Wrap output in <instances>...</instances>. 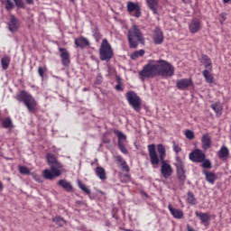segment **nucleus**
Wrapping results in <instances>:
<instances>
[{
  "label": "nucleus",
  "mask_w": 231,
  "mask_h": 231,
  "mask_svg": "<svg viewBox=\"0 0 231 231\" xmlns=\"http://www.w3.org/2000/svg\"><path fill=\"white\" fill-rule=\"evenodd\" d=\"M52 221L56 223V225H59V226H64V225H66V221L60 217H54Z\"/></svg>",
  "instance_id": "c9c22d12"
},
{
  "label": "nucleus",
  "mask_w": 231,
  "mask_h": 231,
  "mask_svg": "<svg viewBox=\"0 0 231 231\" xmlns=\"http://www.w3.org/2000/svg\"><path fill=\"white\" fill-rule=\"evenodd\" d=\"M145 55V51L143 49L135 51L132 54H130V58L132 60H136L139 57H143Z\"/></svg>",
  "instance_id": "2f4dec72"
},
{
  "label": "nucleus",
  "mask_w": 231,
  "mask_h": 231,
  "mask_svg": "<svg viewBox=\"0 0 231 231\" xmlns=\"http://www.w3.org/2000/svg\"><path fill=\"white\" fill-rule=\"evenodd\" d=\"M27 5H33V0H25Z\"/></svg>",
  "instance_id": "8fccbe9b"
},
{
  "label": "nucleus",
  "mask_w": 231,
  "mask_h": 231,
  "mask_svg": "<svg viewBox=\"0 0 231 231\" xmlns=\"http://www.w3.org/2000/svg\"><path fill=\"white\" fill-rule=\"evenodd\" d=\"M202 64L205 66L206 69L212 71V60L207 55H202Z\"/></svg>",
  "instance_id": "a878e982"
},
{
  "label": "nucleus",
  "mask_w": 231,
  "mask_h": 231,
  "mask_svg": "<svg viewBox=\"0 0 231 231\" xmlns=\"http://www.w3.org/2000/svg\"><path fill=\"white\" fill-rule=\"evenodd\" d=\"M96 174L99 178V180H102L103 181L105 180H107V176L106 175V170L103 167H97L96 168Z\"/></svg>",
  "instance_id": "cd10ccee"
},
{
  "label": "nucleus",
  "mask_w": 231,
  "mask_h": 231,
  "mask_svg": "<svg viewBox=\"0 0 231 231\" xmlns=\"http://www.w3.org/2000/svg\"><path fill=\"white\" fill-rule=\"evenodd\" d=\"M225 21H226V13H222L219 15V23L221 24H223V23H225Z\"/></svg>",
  "instance_id": "a18cd8bd"
},
{
  "label": "nucleus",
  "mask_w": 231,
  "mask_h": 231,
  "mask_svg": "<svg viewBox=\"0 0 231 231\" xmlns=\"http://www.w3.org/2000/svg\"><path fill=\"white\" fill-rule=\"evenodd\" d=\"M189 30L190 33H198V32L201 30V21L198 19L191 20L190 23L189 24Z\"/></svg>",
  "instance_id": "f3484780"
},
{
  "label": "nucleus",
  "mask_w": 231,
  "mask_h": 231,
  "mask_svg": "<svg viewBox=\"0 0 231 231\" xmlns=\"http://www.w3.org/2000/svg\"><path fill=\"white\" fill-rule=\"evenodd\" d=\"M70 1V3H75V0H69Z\"/></svg>",
  "instance_id": "6e6d98bb"
},
{
  "label": "nucleus",
  "mask_w": 231,
  "mask_h": 231,
  "mask_svg": "<svg viewBox=\"0 0 231 231\" xmlns=\"http://www.w3.org/2000/svg\"><path fill=\"white\" fill-rule=\"evenodd\" d=\"M204 174L206 176L207 181H208V183L214 184V181H216V180L217 178L216 176V173H213V172H210V171H205Z\"/></svg>",
  "instance_id": "7c9ffc66"
},
{
  "label": "nucleus",
  "mask_w": 231,
  "mask_h": 231,
  "mask_svg": "<svg viewBox=\"0 0 231 231\" xmlns=\"http://www.w3.org/2000/svg\"><path fill=\"white\" fill-rule=\"evenodd\" d=\"M74 42L78 48H86V46H89V41L84 37L77 38Z\"/></svg>",
  "instance_id": "b1692460"
},
{
  "label": "nucleus",
  "mask_w": 231,
  "mask_h": 231,
  "mask_svg": "<svg viewBox=\"0 0 231 231\" xmlns=\"http://www.w3.org/2000/svg\"><path fill=\"white\" fill-rule=\"evenodd\" d=\"M158 76V62L154 60H150L148 63L139 71L140 80H145V79H154Z\"/></svg>",
  "instance_id": "39448f33"
},
{
  "label": "nucleus",
  "mask_w": 231,
  "mask_h": 231,
  "mask_svg": "<svg viewBox=\"0 0 231 231\" xmlns=\"http://www.w3.org/2000/svg\"><path fill=\"white\" fill-rule=\"evenodd\" d=\"M118 147L121 152H123V154H128L129 152L127 151V148H125V145L124 144V143H118Z\"/></svg>",
  "instance_id": "a19ab883"
},
{
  "label": "nucleus",
  "mask_w": 231,
  "mask_h": 231,
  "mask_svg": "<svg viewBox=\"0 0 231 231\" xmlns=\"http://www.w3.org/2000/svg\"><path fill=\"white\" fill-rule=\"evenodd\" d=\"M127 39L130 48H138L140 42L141 44H145L143 34H142V31L135 24L128 30Z\"/></svg>",
  "instance_id": "7ed1b4c3"
},
{
  "label": "nucleus",
  "mask_w": 231,
  "mask_h": 231,
  "mask_svg": "<svg viewBox=\"0 0 231 231\" xmlns=\"http://www.w3.org/2000/svg\"><path fill=\"white\" fill-rule=\"evenodd\" d=\"M8 26L9 31L12 32V33H14L15 32H18L21 23H19V20L15 18V16L11 15Z\"/></svg>",
  "instance_id": "dca6fc26"
},
{
  "label": "nucleus",
  "mask_w": 231,
  "mask_h": 231,
  "mask_svg": "<svg viewBox=\"0 0 231 231\" xmlns=\"http://www.w3.org/2000/svg\"><path fill=\"white\" fill-rule=\"evenodd\" d=\"M14 2L15 3L16 6H18V8H24V1L14 0Z\"/></svg>",
  "instance_id": "c03bdc74"
},
{
  "label": "nucleus",
  "mask_w": 231,
  "mask_h": 231,
  "mask_svg": "<svg viewBox=\"0 0 231 231\" xmlns=\"http://www.w3.org/2000/svg\"><path fill=\"white\" fill-rule=\"evenodd\" d=\"M58 185L64 189L67 192H73V186L71 185V182L66 180H60L58 181Z\"/></svg>",
  "instance_id": "aec40b11"
},
{
  "label": "nucleus",
  "mask_w": 231,
  "mask_h": 231,
  "mask_svg": "<svg viewBox=\"0 0 231 231\" xmlns=\"http://www.w3.org/2000/svg\"><path fill=\"white\" fill-rule=\"evenodd\" d=\"M173 150L175 151V152H180L181 147H180V145H178V144H174Z\"/></svg>",
  "instance_id": "49530a36"
},
{
  "label": "nucleus",
  "mask_w": 231,
  "mask_h": 231,
  "mask_svg": "<svg viewBox=\"0 0 231 231\" xmlns=\"http://www.w3.org/2000/svg\"><path fill=\"white\" fill-rule=\"evenodd\" d=\"M126 100L129 106H131L133 109H134V111H137V113H140V111H142V99L140 98L138 94H136V92L128 91L126 93Z\"/></svg>",
  "instance_id": "6e6552de"
},
{
  "label": "nucleus",
  "mask_w": 231,
  "mask_h": 231,
  "mask_svg": "<svg viewBox=\"0 0 231 231\" xmlns=\"http://www.w3.org/2000/svg\"><path fill=\"white\" fill-rule=\"evenodd\" d=\"M78 185L79 187V189L85 192V194H88L89 196V194H91V189H89V188H88V186H86V184L81 183L80 180L78 181Z\"/></svg>",
  "instance_id": "72a5a7b5"
},
{
  "label": "nucleus",
  "mask_w": 231,
  "mask_h": 231,
  "mask_svg": "<svg viewBox=\"0 0 231 231\" xmlns=\"http://www.w3.org/2000/svg\"><path fill=\"white\" fill-rule=\"evenodd\" d=\"M190 86H194L192 79H182L180 80H178L176 83V88H178L181 91L187 89V88H190Z\"/></svg>",
  "instance_id": "4468645a"
},
{
  "label": "nucleus",
  "mask_w": 231,
  "mask_h": 231,
  "mask_svg": "<svg viewBox=\"0 0 231 231\" xmlns=\"http://www.w3.org/2000/svg\"><path fill=\"white\" fill-rule=\"evenodd\" d=\"M211 71L212 70L204 69L202 72V75L208 84H214V74H212Z\"/></svg>",
  "instance_id": "5701e85b"
},
{
  "label": "nucleus",
  "mask_w": 231,
  "mask_h": 231,
  "mask_svg": "<svg viewBox=\"0 0 231 231\" xmlns=\"http://www.w3.org/2000/svg\"><path fill=\"white\" fill-rule=\"evenodd\" d=\"M115 134H116L118 138V143H125V141L127 140V136L124 134V133L120 132L119 130L114 131Z\"/></svg>",
  "instance_id": "c756f323"
},
{
  "label": "nucleus",
  "mask_w": 231,
  "mask_h": 231,
  "mask_svg": "<svg viewBox=\"0 0 231 231\" xmlns=\"http://www.w3.org/2000/svg\"><path fill=\"white\" fill-rule=\"evenodd\" d=\"M146 5L153 14H158V0H146Z\"/></svg>",
  "instance_id": "4be33fe9"
},
{
  "label": "nucleus",
  "mask_w": 231,
  "mask_h": 231,
  "mask_svg": "<svg viewBox=\"0 0 231 231\" xmlns=\"http://www.w3.org/2000/svg\"><path fill=\"white\" fill-rule=\"evenodd\" d=\"M217 156L220 160L226 162L228 160V157L230 156V151L226 146H222L217 152Z\"/></svg>",
  "instance_id": "a211bd4d"
},
{
  "label": "nucleus",
  "mask_w": 231,
  "mask_h": 231,
  "mask_svg": "<svg viewBox=\"0 0 231 231\" xmlns=\"http://www.w3.org/2000/svg\"><path fill=\"white\" fill-rule=\"evenodd\" d=\"M19 172L20 174H25V175L32 174V172L30 171V169H28V167L26 166H19Z\"/></svg>",
  "instance_id": "4c0bfd02"
},
{
  "label": "nucleus",
  "mask_w": 231,
  "mask_h": 231,
  "mask_svg": "<svg viewBox=\"0 0 231 231\" xmlns=\"http://www.w3.org/2000/svg\"><path fill=\"white\" fill-rule=\"evenodd\" d=\"M5 9L10 12V10H14V2L12 0H5Z\"/></svg>",
  "instance_id": "58836bf2"
},
{
  "label": "nucleus",
  "mask_w": 231,
  "mask_h": 231,
  "mask_svg": "<svg viewBox=\"0 0 231 231\" xmlns=\"http://www.w3.org/2000/svg\"><path fill=\"white\" fill-rule=\"evenodd\" d=\"M184 134L188 140H194L195 138L194 132H192V130H186Z\"/></svg>",
  "instance_id": "ea45409f"
},
{
  "label": "nucleus",
  "mask_w": 231,
  "mask_h": 231,
  "mask_svg": "<svg viewBox=\"0 0 231 231\" xmlns=\"http://www.w3.org/2000/svg\"><path fill=\"white\" fill-rule=\"evenodd\" d=\"M4 186H3V182L0 180V190H3Z\"/></svg>",
  "instance_id": "5fc2aeb1"
},
{
  "label": "nucleus",
  "mask_w": 231,
  "mask_h": 231,
  "mask_svg": "<svg viewBox=\"0 0 231 231\" xmlns=\"http://www.w3.org/2000/svg\"><path fill=\"white\" fill-rule=\"evenodd\" d=\"M116 89L117 91H123L124 88H122V83H118L116 86Z\"/></svg>",
  "instance_id": "de8ad7c7"
},
{
  "label": "nucleus",
  "mask_w": 231,
  "mask_h": 231,
  "mask_svg": "<svg viewBox=\"0 0 231 231\" xmlns=\"http://www.w3.org/2000/svg\"><path fill=\"white\" fill-rule=\"evenodd\" d=\"M187 201L189 205H196V197H194V193L189 191L187 194Z\"/></svg>",
  "instance_id": "f704fd0d"
},
{
  "label": "nucleus",
  "mask_w": 231,
  "mask_h": 231,
  "mask_svg": "<svg viewBox=\"0 0 231 231\" xmlns=\"http://www.w3.org/2000/svg\"><path fill=\"white\" fill-rule=\"evenodd\" d=\"M11 60L12 59L10 58V56H5L4 58H2L1 64H2L3 69H7L10 67Z\"/></svg>",
  "instance_id": "473e14b6"
},
{
  "label": "nucleus",
  "mask_w": 231,
  "mask_h": 231,
  "mask_svg": "<svg viewBox=\"0 0 231 231\" xmlns=\"http://www.w3.org/2000/svg\"><path fill=\"white\" fill-rule=\"evenodd\" d=\"M187 230L188 231H196V230H194L193 228H192V226H187Z\"/></svg>",
  "instance_id": "3c124183"
},
{
  "label": "nucleus",
  "mask_w": 231,
  "mask_h": 231,
  "mask_svg": "<svg viewBox=\"0 0 231 231\" xmlns=\"http://www.w3.org/2000/svg\"><path fill=\"white\" fill-rule=\"evenodd\" d=\"M152 41L154 44H163V41H165V36H163V32H162V29H154L152 34Z\"/></svg>",
  "instance_id": "f8f14e48"
},
{
  "label": "nucleus",
  "mask_w": 231,
  "mask_h": 231,
  "mask_svg": "<svg viewBox=\"0 0 231 231\" xmlns=\"http://www.w3.org/2000/svg\"><path fill=\"white\" fill-rule=\"evenodd\" d=\"M2 125L5 129H9V131H12V129H14V123L12 122V119L10 117H5L2 121Z\"/></svg>",
  "instance_id": "c85d7f7f"
},
{
  "label": "nucleus",
  "mask_w": 231,
  "mask_h": 231,
  "mask_svg": "<svg viewBox=\"0 0 231 231\" xmlns=\"http://www.w3.org/2000/svg\"><path fill=\"white\" fill-rule=\"evenodd\" d=\"M203 169H212V162L210 160L205 158L204 161L201 162Z\"/></svg>",
  "instance_id": "e433bc0d"
},
{
  "label": "nucleus",
  "mask_w": 231,
  "mask_h": 231,
  "mask_svg": "<svg viewBox=\"0 0 231 231\" xmlns=\"http://www.w3.org/2000/svg\"><path fill=\"white\" fill-rule=\"evenodd\" d=\"M175 167L177 171V178L180 185H184L187 180V174L185 171V163H183V161H181V159L179 156L176 157Z\"/></svg>",
  "instance_id": "1a4fd4ad"
},
{
  "label": "nucleus",
  "mask_w": 231,
  "mask_h": 231,
  "mask_svg": "<svg viewBox=\"0 0 231 231\" xmlns=\"http://www.w3.org/2000/svg\"><path fill=\"white\" fill-rule=\"evenodd\" d=\"M228 3H230V0H223V4H224V5H226V4H228Z\"/></svg>",
  "instance_id": "864d4df0"
},
{
  "label": "nucleus",
  "mask_w": 231,
  "mask_h": 231,
  "mask_svg": "<svg viewBox=\"0 0 231 231\" xmlns=\"http://www.w3.org/2000/svg\"><path fill=\"white\" fill-rule=\"evenodd\" d=\"M195 215L197 216V217H199L203 225H207V223L210 221V214L208 213H201V212L196 211Z\"/></svg>",
  "instance_id": "412c9836"
},
{
  "label": "nucleus",
  "mask_w": 231,
  "mask_h": 231,
  "mask_svg": "<svg viewBox=\"0 0 231 231\" xmlns=\"http://www.w3.org/2000/svg\"><path fill=\"white\" fill-rule=\"evenodd\" d=\"M115 52L113 51V47L107 39H103L99 47V59L100 60L109 61L113 59Z\"/></svg>",
  "instance_id": "423d86ee"
},
{
  "label": "nucleus",
  "mask_w": 231,
  "mask_h": 231,
  "mask_svg": "<svg viewBox=\"0 0 231 231\" xmlns=\"http://www.w3.org/2000/svg\"><path fill=\"white\" fill-rule=\"evenodd\" d=\"M47 69H47L46 67H44V68L39 67V68H38V73H39L40 77H42V79L44 78V73H46V70H47Z\"/></svg>",
  "instance_id": "79ce46f5"
},
{
  "label": "nucleus",
  "mask_w": 231,
  "mask_h": 231,
  "mask_svg": "<svg viewBox=\"0 0 231 231\" xmlns=\"http://www.w3.org/2000/svg\"><path fill=\"white\" fill-rule=\"evenodd\" d=\"M16 100L18 102H23L27 107L29 113H35L37 111V100L32 96V94L22 90L19 94L16 95Z\"/></svg>",
  "instance_id": "20e7f679"
},
{
  "label": "nucleus",
  "mask_w": 231,
  "mask_h": 231,
  "mask_svg": "<svg viewBox=\"0 0 231 231\" xmlns=\"http://www.w3.org/2000/svg\"><path fill=\"white\" fill-rule=\"evenodd\" d=\"M48 164L51 166V170H43L42 178L44 180H55V178H59L63 172H66V169H64V165L57 160V157L51 153H48L46 155Z\"/></svg>",
  "instance_id": "f03ea898"
},
{
  "label": "nucleus",
  "mask_w": 231,
  "mask_h": 231,
  "mask_svg": "<svg viewBox=\"0 0 231 231\" xmlns=\"http://www.w3.org/2000/svg\"><path fill=\"white\" fill-rule=\"evenodd\" d=\"M127 10L130 14H133V12H135V14H134V17L138 18L142 15V9L140 8V5H138V3L128 2Z\"/></svg>",
  "instance_id": "9b49d317"
},
{
  "label": "nucleus",
  "mask_w": 231,
  "mask_h": 231,
  "mask_svg": "<svg viewBox=\"0 0 231 231\" xmlns=\"http://www.w3.org/2000/svg\"><path fill=\"white\" fill-rule=\"evenodd\" d=\"M116 160L119 167H122V170L125 171V172H129V166L127 165V162L122 158V156L117 155Z\"/></svg>",
  "instance_id": "393cba45"
},
{
  "label": "nucleus",
  "mask_w": 231,
  "mask_h": 231,
  "mask_svg": "<svg viewBox=\"0 0 231 231\" xmlns=\"http://www.w3.org/2000/svg\"><path fill=\"white\" fill-rule=\"evenodd\" d=\"M211 109H213V111H215L216 116H217V117H219L223 115V106H221V104H219V103H215V104L211 105Z\"/></svg>",
  "instance_id": "bb28decb"
},
{
  "label": "nucleus",
  "mask_w": 231,
  "mask_h": 231,
  "mask_svg": "<svg viewBox=\"0 0 231 231\" xmlns=\"http://www.w3.org/2000/svg\"><path fill=\"white\" fill-rule=\"evenodd\" d=\"M116 81H117V84H122V79H120V77H116Z\"/></svg>",
  "instance_id": "09e8293b"
},
{
  "label": "nucleus",
  "mask_w": 231,
  "mask_h": 231,
  "mask_svg": "<svg viewBox=\"0 0 231 231\" xmlns=\"http://www.w3.org/2000/svg\"><path fill=\"white\" fill-rule=\"evenodd\" d=\"M148 148V154L150 158L151 164L153 168H156L160 165L161 162V174L164 177L165 180H169L170 177L172 176L174 170L169 162L165 161L167 157V150L165 146L162 143L157 145V152H156V145L154 143L149 144Z\"/></svg>",
  "instance_id": "f257e3e1"
},
{
  "label": "nucleus",
  "mask_w": 231,
  "mask_h": 231,
  "mask_svg": "<svg viewBox=\"0 0 231 231\" xmlns=\"http://www.w3.org/2000/svg\"><path fill=\"white\" fill-rule=\"evenodd\" d=\"M168 208L175 219H181L183 217V211L181 209L174 208L171 204H169Z\"/></svg>",
  "instance_id": "6ab92c4d"
},
{
  "label": "nucleus",
  "mask_w": 231,
  "mask_h": 231,
  "mask_svg": "<svg viewBox=\"0 0 231 231\" xmlns=\"http://www.w3.org/2000/svg\"><path fill=\"white\" fill-rule=\"evenodd\" d=\"M201 147L204 151H208L212 147V138L208 134H205L201 138Z\"/></svg>",
  "instance_id": "2eb2a0df"
},
{
  "label": "nucleus",
  "mask_w": 231,
  "mask_h": 231,
  "mask_svg": "<svg viewBox=\"0 0 231 231\" xmlns=\"http://www.w3.org/2000/svg\"><path fill=\"white\" fill-rule=\"evenodd\" d=\"M182 3H184L185 5H189V3H190V0H181Z\"/></svg>",
  "instance_id": "603ef678"
},
{
  "label": "nucleus",
  "mask_w": 231,
  "mask_h": 231,
  "mask_svg": "<svg viewBox=\"0 0 231 231\" xmlns=\"http://www.w3.org/2000/svg\"><path fill=\"white\" fill-rule=\"evenodd\" d=\"M157 73L161 77H172L174 75V66L163 60H157Z\"/></svg>",
  "instance_id": "0eeeda50"
},
{
  "label": "nucleus",
  "mask_w": 231,
  "mask_h": 231,
  "mask_svg": "<svg viewBox=\"0 0 231 231\" xmlns=\"http://www.w3.org/2000/svg\"><path fill=\"white\" fill-rule=\"evenodd\" d=\"M33 180H35V181H37L38 183H42V179L41 178V176H39L37 173H31Z\"/></svg>",
  "instance_id": "37998d69"
},
{
  "label": "nucleus",
  "mask_w": 231,
  "mask_h": 231,
  "mask_svg": "<svg viewBox=\"0 0 231 231\" xmlns=\"http://www.w3.org/2000/svg\"><path fill=\"white\" fill-rule=\"evenodd\" d=\"M189 158L195 163H201V162H204L205 158H207V155L203 151L197 148L191 151V152L189 154Z\"/></svg>",
  "instance_id": "9d476101"
},
{
  "label": "nucleus",
  "mask_w": 231,
  "mask_h": 231,
  "mask_svg": "<svg viewBox=\"0 0 231 231\" xmlns=\"http://www.w3.org/2000/svg\"><path fill=\"white\" fill-rule=\"evenodd\" d=\"M59 51L60 52V59H61L62 65L68 68V66L71 64L69 52L65 48H60Z\"/></svg>",
  "instance_id": "ddd939ff"
}]
</instances>
